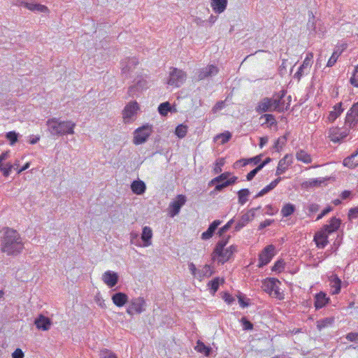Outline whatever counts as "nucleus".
Instances as JSON below:
<instances>
[{"label": "nucleus", "mask_w": 358, "mask_h": 358, "mask_svg": "<svg viewBox=\"0 0 358 358\" xmlns=\"http://www.w3.org/2000/svg\"><path fill=\"white\" fill-rule=\"evenodd\" d=\"M23 249L21 238L17 231L5 228L1 238V251L8 255H17Z\"/></svg>", "instance_id": "obj_1"}, {"label": "nucleus", "mask_w": 358, "mask_h": 358, "mask_svg": "<svg viewBox=\"0 0 358 358\" xmlns=\"http://www.w3.org/2000/svg\"><path fill=\"white\" fill-rule=\"evenodd\" d=\"M48 130L52 136H62L73 134L76 123L71 120H61L59 118L52 117L46 122Z\"/></svg>", "instance_id": "obj_2"}, {"label": "nucleus", "mask_w": 358, "mask_h": 358, "mask_svg": "<svg viewBox=\"0 0 358 358\" xmlns=\"http://www.w3.org/2000/svg\"><path fill=\"white\" fill-rule=\"evenodd\" d=\"M306 26L309 31V35L311 36L322 37L326 32L323 22L321 20L316 18L312 11H308V20Z\"/></svg>", "instance_id": "obj_3"}, {"label": "nucleus", "mask_w": 358, "mask_h": 358, "mask_svg": "<svg viewBox=\"0 0 358 358\" xmlns=\"http://www.w3.org/2000/svg\"><path fill=\"white\" fill-rule=\"evenodd\" d=\"M280 282L274 278H269L264 280L262 282V288L264 291L270 295L279 299H282L281 293L280 292L279 285Z\"/></svg>", "instance_id": "obj_4"}, {"label": "nucleus", "mask_w": 358, "mask_h": 358, "mask_svg": "<svg viewBox=\"0 0 358 358\" xmlns=\"http://www.w3.org/2000/svg\"><path fill=\"white\" fill-rule=\"evenodd\" d=\"M186 78L187 74L185 71L173 67L169 73L168 84L171 86L180 87L184 83Z\"/></svg>", "instance_id": "obj_5"}, {"label": "nucleus", "mask_w": 358, "mask_h": 358, "mask_svg": "<svg viewBox=\"0 0 358 358\" xmlns=\"http://www.w3.org/2000/svg\"><path fill=\"white\" fill-rule=\"evenodd\" d=\"M152 125L145 124L137 129L134 132V143L140 145L145 143L152 133Z\"/></svg>", "instance_id": "obj_6"}, {"label": "nucleus", "mask_w": 358, "mask_h": 358, "mask_svg": "<svg viewBox=\"0 0 358 358\" xmlns=\"http://www.w3.org/2000/svg\"><path fill=\"white\" fill-rule=\"evenodd\" d=\"M146 302L143 297L132 299L127 308V313L133 315L134 313L140 314L145 310Z\"/></svg>", "instance_id": "obj_7"}, {"label": "nucleus", "mask_w": 358, "mask_h": 358, "mask_svg": "<svg viewBox=\"0 0 358 358\" xmlns=\"http://www.w3.org/2000/svg\"><path fill=\"white\" fill-rule=\"evenodd\" d=\"M219 72V69L213 64L208 65L203 68L198 69L196 73V80L199 81L204 79L210 78L216 76Z\"/></svg>", "instance_id": "obj_8"}, {"label": "nucleus", "mask_w": 358, "mask_h": 358, "mask_svg": "<svg viewBox=\"0 0 358 358\" xmlns=\"http://www.w3.org/2000/svg\"><path fill=\"white\" fill-rule=\"evenodd\" d=\"M275 246L273 245H268L264 248L259 255V264L258 267L262 268L267 265L273 257L274 256Z\"/></svg>", "instance_id": "obj_9"}, {"label": "nucleus", "mask_w": 358, "mask_h": 358, "mask_svg": "<svg viewBox=\"0 0 358 358\" xmlns=\"http://www.w3.org/2000/svg\"><path fill=\"white\" fill-rule=\"evenodd\" d=\"M139 110L138 104L136 101L129 102L123 110V118L125 123L131 122L136 115Z\"/></svg>", "instance_id": "obj_10"}, {"label": "nucleus", "mask_w": 358, "mask_h": 358, "mask_svg": "<svg viewBox=\"0 0 358 358\" xmlns=\"http://www.w3.org/2000/svg\"><path fill=\"white\" fill-rule=\"evenodd\" d=\"M186 196L182 194H179L176 196V200L173 201L170 203L169 206V214L170 217H173L177 215L180 210V208L182 206L185 205L186 202Z\"/></svg>", "instance_id": "obj_11"}, {"label": "nucleus", "mask_w": 358, "mask_h": 358, "mask_svg": "<svg viewBox=\"0 0 358 358\" xmlns=\"http://www.w3.org/2000/svg\"><path fill=\"white\" fill-rule=\"evenodd\" d=\"M345 124L350 128H355L358 124V102L355 103L348 112Z\"/></svg>", "instance_id": "obj_12"}, {"label": "nucleus", "mask_w": 358, "mask_h": 358, "mask_svg": "<svg viewBox=\"0 0 358 358\" xmlns=\"http://www.w3.org/2000/svg\"><path fill=\"white\" fill-rule=\"evenodd\" d=\"M292 164V157L289 155H286L282 158L278 164L275 175L280 176L284 173L289 166Z\"/></svg>", "instance_id": "obj_13"}, {"label": "nucleus", "mask_w": 358, "mask_h": 358, "mask_svg": "<svg viewBox=\"0 0 358 358\" xmlns=\"http://www.w3.org/2000/svg\"><path fill=\"white\" fill-rule=\"evenodd\" d=\"M119 276L117 273L107 271L102 275V280L109 287H115L118 282Z\"/></svg>", "instance_id": "obj_14"}, {"label": "nucleus", "mask_w": 358, "mask_h": 358, "mask_svg": "<svg viewBox=\"0 0 358 358\" xmlns=\"http://www.w3.org/2000/svg\"><path fill=\"white\" fill-rule=\"evenodd\" d=\"M34 324L38 329L48 331L51 327L52 322L50 318L41 314L35 319Z\"/></svg>", "instance_id": "obj_15"}, {"label": "nucleus", "mask_w": 358, "mask_h": 358, "mask_svg": "<svg viewBox=\"0 0 358 358\" xmlns=\"http://www.w3.org/2000/svg\"><path fill=\"white\" fill-rule=\"evenodd\" d=\"M348 135L346 131H341L338 128H331L329 131V138L334 143H339Z\"/></svg>", "instance_id": "obj_16"}, {"label": "nucleus", "mask_w": 358, "mask_h": 358, "mask_svg": "<svg viewBox=\"0 0 358 358\" xmlns=\"http://www.w3.org/2000/svg\"><path fill=\"white\" fill-rule=\"evenodd\" d=\"M331 294H338L341 292L342 281L336 274H332L329 277Z\"/></svg>", "instance_id": "obj_17"}, {"label": "nucleus", "mask_w": 358, "mask_h": 358, "mask_svg": "<svg viewBox=\"0 0 358 358\" xmlns=\"http://www.w3.org/2000/svg\"><path fill=\"white\" fill-rule=\"evenodd\" d=\"M330 302V298L327 296L326 293L324 292H320L315 296L314 306L315 309L318 310L324 307L327 304Z\"/></svg>", "instance_id": "obj_18"}, {"label": "nucleus", "mask_w": 358, "mask_h": 358, "mask_svg": "<svg viewBox=\"0 0 358 358\" xmlns=\"http://www.w3.org/2000/svg\"><path fill=\"white\" fill-rule=\"evenodd\" d=\"M329 233L326 232L323 229L321 231L317 232L314 236V241L319 248H324L328 243Z\"/></svg>", "instance_id": "obj_19"}, {"label": "nucleus", "mask_w": 358, "mask_h": 358, "mask_svg": "<svg viewBox=\"0 0 358 358\" xmlns=\"http://www.w3.org/2000/svg\"><path fill=\"white\" fill-rule=\"evenodd\" d=\"M152 230L150 227H144L141 234L143 247H148L152 244Z\"/></svg>", "instance_id": "obj_20"}, {"label": "nucleus", "mask_w": 358, "mask_h": 358, "mask_svg": "<svg viewBox=\"0 0 358 358\" xmlns=\"http://www.w3.org/2000/svg\"><path fill=\"white\" fill-rule=\"evenodd\" d=\"M222 223V221L219 220H214L208 227V229L203 232L201 234V238L203 240H208L213 237L215 230L218 226Z\"/></svg>", "instance_id": "obj_21"}, {"label": "nucleus", "mask_w": 358, "mask_h": 358, "mask_svg": "<svg viewBox=\"0 0 358 358\" xmlns=\"http://www.w3.org/2000/svg\"><path fill=\"white\" fill-rule=\"evenodd\" d=\"M272 107H271V99L266 97L262 99L256 107V112L259 114H262L266 112H271Z\"/></svg>", "instance_id": "obj_22"}, {"label": "nucleus", "mask_w": 358, "mask_h": 358, "mask_svg": "<svg viewBox=\"0 0 358 358\" xmlns=\"http://www.w3.org/2000/svg\"><path fill=\"white\" fill-rule=\"evenodd\" d=\"M227 0H211L210 6L215 13H223L227 6Z\"/></svg>", "instance_id": "obj_23"}, {"label": "nucleus", "mask_w": 358, "mask_h": 358, "mask_svg": "<svg viewBox=\"0 0 358 358\" xmlns=\"http://www.w3.org/2000/svg\"><path fill=\"white\" fill-rule=\"evenodd\" d=\"M24 6L27 9L37 13H46L48 12V8L47 6L44 5H41L36 3H28V2H22Z\"/></svg>", "instance_id": "obj_24"}, {"label": "nucleus", "mask_w": 358, "mask_h": 358, "mask_svg": "<svg viewBox=\"0 0 358 358\" xmlns=\"http://www.w3.org/2000/svg\"><path fill=\"white\" fill-rule=\"evenodd\" d=\"M112 300L115 305L122 307L128 301V296L125 293L117 292L113 294Z\"/></svg>", "instance_id": "obj_25"}, {"label": "nucleus", "mask_w": 358, "mask_h": 358, "mask_svg": "<svg viewBox=\"0 0 358 358\" xmlns=\"http://www.w3.org/2000/svg\"><path fill=\"white\" fill-rule=\"evenodd\" d=\"M282 180L281 177H278L272 181L269 185H266L264 188H263L260 192H259L254 197V199H257L260 196H263L266 194L268 193L271 190H273L278 183Z\"/></svg>", "instance_id": "obj_26"}, {"label": "nucleus", "mask_w": 358, "mask_h": 358, "mask_svg": "<svg viewBox=\"0 0 358 358\" xmlns=\"http://www.w3.org/2000/svg\"><path fill=\"white\" fill-rule=\"evenodd\" d=\"M282 180L281 177H278L272 181L269 185H266L264 188H263L260 192H259L254 197V199H257L260 196H263L266 194L268 193L271 190H273L278 183Z\"/></svg>", "instance_id": "obj_27"}, {"label": "nucleus", "mask_w": 358, "mask_h": 358, "mask_svg": "<svg viewBox=\"0 0 358 358\" xmlns=\"http://www.w3.org/2000/svg\"><path fill=\"white\" fill-rule=\"evenodd\" d=\"M282 180L281 177H278L272 181L269 185H266L264 188H263L260 192H259L254 197V199H257L260 196H263L266 194L268 193L271 190H273L278 183Z\"/></svg>", "instance_id": "obj_28"}, {"label": "nucleus", "mask_w": 358, "mask_h": 358, "mask_svg": "<svg viewBox=\"0 0 358 358\" xmlns=\"http://www.w3.org/2000/svg\"><path fill=\"white\" fill-rule=\"evenodd\" d=\"M341 224V220L335 217H332L330 221L329 224H325L323 227V229L329 233L331 234L335 231H336Z\"/></svg>", "instance_id": "obj_29"}, {"label": "nucleus", "mask_w": 358, "mask_h": 358, "mask_svg": "<svg viewBox=\"0 0 358 358\" xmlns=\"http://www.w3.org/2000/svg\"><path fill=\"white\" fill-rule=\"evenodd\" d=\"M131 189L134 194L141 195L145 192L146 186L142 180H134L131 185Z\"/></svg>", "instance_id": "obj_30"}, {"label": "nucleus", "mask_w": 358, "mask_h": 358, "mask_svg": "<svg viewBox=\"0 0 358 358\" xmlns=\"http://www.w3.org/2000/svg\"><path fill=\"white\" fill-rule=\"evenodd\" d=\"M138 62L135 57L127 59L126 61L121 63L122 71L123 73L129 72L132 68H134Z\"/></svg>", "instance_id": "obj_31"}, {"label": "nucleus", "mask_w": 358, "mask_h": 358, "mask_svg": "<svg viewBox=\"0 0 358 358\" xmlns=\"http://www.w3.org/2000/svg\"><path fill=\"white\" fill-rule=\"evenodd\" d=\"M250 220L251 216L248 213L243 214L241 215L236 224L235 225L234 231H239L241 229L246 226Z\"/></svg>", "instance_id": "obj_32"}, {"label": "nucleus", "mask_w": 358, "mask_h": 358, "mask_svg": "<svg viewBox=\"0 0 358 358\" xmlns=\"http://www.w3.org/2000/svg\"><path fill=\"white\" fill-rule=\"evenodd\" d=\"M311 66L312 65L310 62H307L303 60L302 64L299 66L297 72L295 73L294 78L299 80L303 75L308 74Z\"/></svg>", "instance_id": "obj_33"}, {"label": "nucleus", "mask_w": 358, "mask_h": 358, "mask_svg": "<svg viewBox=\"0 0 358 358\" xmlns=\"http://www.w3.org/2000/svg\"><path fill=\"white\" fill-rule=\"evenodd\" d=\"M213 274V271L208 264H206L201 269L198 270V275L196 278L199 280H202L203 278H209Z\"/></svg>", "instance_id": "obj_34"}, {"label": "nucleus", "mask_w": 358, "mask_h": 358, "mask_svg": "<svg viewBox=\"0 0 358 358\" xmlns=\"http://www.w3.org/2000/svg\"><path fill=\"white\" fill-rule=\"evenodd\" d=\"M147 88V82L144 79L139 80L136 84L134 86H131L128 90V94L129 96H133L136 90H143Z\"/></svg>", "instance_id": "obj_35"}, {"label": "nucleus", "mask_w": 358, "mask_h": 358, "mask_svg": "<svg viewBox=\"0 0 358 358\" xmlns=\"http://www.w3.org/2000/svg\"><path fill=\"white\" fill-rule=\"evenodd\" d=\"M343 111L342 108V103H338L336 104L334 107V110L331 111L328 116V120L329 122H334Z\"/></svg>", "instance_id": "obj_36"}, {"label": "nucleus", "mask_w": 358, "mask_h": 358, "mask_svg": "<svg viewBox=\"0 0 358 358\" xmlns=\"http://www.w3.org/2000/svg\"><path fill=\"white\" fill-rule=\"evenodd\" d=\"M358 156V152H355L351 156L346 157L343 160V165L350 169H354L358 166V161H355V157Z\"/></svg>", "instance_id": "obj_37"}, {"label": "nucleus", "mask_w": 358, "mask_h": 358, "mask_svg": "<svg viewBox=\"0 0 358 358\" xmlns=\"http://www.w3.org/2000/svg\"><path fill=\"white\" fill-rule=\"evenodd\" d=\"M296 157L298 161L302 162L305 164H310L312 162L311 156L303 150H299L296 153Z\"/></svg>", "instance_id": "obj_38"}, {"label": "nucleus", "mask_w": 358, "mask_h": 358, "mask_svg": "<svg viewBox=\"0 0 358 358\" xmlns=\"http://www.w3.org/2000/svg\"><path fill=\"white\" fill-rule=\"evenodd\" d=\"M195 350L207 357L210 356L212 352V348L206 345L203 342L200 341H198L196 346L195 347Z\"/></svg>", "instance_id": "obj_39"}, {"label": "nucleus", "mask_w": 358, "mask_h": 358, "mask_svg": "<svg viewBox=\"0 0 358 358\" xmlns=\"http://www.w3.org/2000/svg\"><path fill=\"white\" fill-rule=\"evenodd\" d=\"M334 322V317H329L321 319L317 322V327L319 330L329 327Z\"/></svg>", "instance_id": "obj_40"}, {"label": "nucleus", "mask_w": 358, "mask_h": 358, "mask_svg": "<svg viewBox=\"0 0 358 358\" xmlns=\"http://www.w3.org/2000/svg\"><path fill=\"white\" fill-rule=\"evenodd\" d=\"M296 210L295 206L292 203H288L285 204L281 209V214L282 217H287L292 215Z\"/></svg>", "instance_id": "obj_41"}, {"label": "nucleus", "mask_w": 358, "mask_h": 358, "mask_svg": "<svg viewBox=\"0 0 358 358\" xmlns=\"http://www.w3.org/2000/svg\"><path fill=\"white\" fill-rule=\"evenodd\" d=\"M215 255L217 257L218 262L222 264L229 261L232 256L231 251L229 252L227 248Z\"/></svg>", "instance_id": "obj_42"}, {"label": "nucleus", "mask_w": 358, "mask_h": 358, "mask_svg": "<svg viewBox=\"0 0 358 358\" xmlns=\"http://www.w3.org/2000/svg\"><path fill=\"white\" fill-rule=\"evenodd\" d=\"M284 96L285 94L282 92L280 95H277L276 97H275L276 100L277 105L275 107V111L278 112H283L285 110H287V107L285 106V100H284Z\"/></svg>", "instance_id": "obj_43"}, {"label": "nucleus", "mask_w": 358, "mask_h": 358, "mask_svg": "<svg viewBox=\"0 0 358 358\" xmlns=\"http://www.w3.org/2000/svg\"><path fill=\"white\" fill-rule=\"evenodd\" d=\"M230 236H228L226 238H222L219 241L214 249L213 254L215 255L218 253H221L224 250V247L228 243Z\"/></svg>", "instance_id": "obj_44"}, {"label": "nucleus", "mask_w": 358, "mask_h": 358, "mask_svg": "<svg viewBox=\"0 0 358 358\" xmlns=\"http://www.w3.org/2000/svg\"><path fill=\"white\" fill-rule=\"evenodd\" d=\"M250 194L248 189H242L238 192V203L244 205L248 201V197Z\"/></svg>", "instance_id": "obj_45"}, {"label": "nucleus", "mask_w": 358, "mask_h": 358, "mask_svg": "<svg viewBox=\"0 0 358 358\" xmlns=\"http://www.w3.org/2000/svg\"><path fill=\"white\" fill-rule=\"evenodd\" d=\"M223 282L224 279H220V278H215L208 283V286L210 288V289L213 292V294H215L217 291L220 284Z\"/></svg>", "instance_id": "obj_46"}, {"label": "nucleus", "mask_w": 358, "mask_h": 358, "mask_svg": "<svg viewBox=\"0 0 358 358\" xmlns=\"http://www.w3.org/2000/svg\"><path fill=\"white\" fill-rule=\"evenodd\" d=\"M322 182L318 179L313 178L309 180L305 181L302 183V187L304 188H312L318 187L321 185Z\"/></svg>", "instance_id": "obj_47"}, {"label": "nucleus", "mask_w": 358, "mask_h": 358, "mask_svg": "<svg viewBox=\"0 0 358 358\" xmlns=\"http://www.w3.org/2000/svg\"><path fill=\"white\" fill-rule=\"evenodd\" d=\"M187 132V127L184 124H179L177 126L175 131L176 135L180 138H184L186 136Z\"/></svg>", "instance_id": "obj_48"}, {"label": "nucleus", "mask_w": 358, "mask_h": 358, "mask_svg": "<svg viewBox=\"0 0 358 358\" xmlns=\"http://www.w3.org/2000/svg\"><path fill=\"white\" fill-rule=\"evenodd\" d=\"M171 110V104L169 102H164L159 104L158 111L160 115L165 116Z\"/></svg>", "instance_id": "obj_49"}, {"label": "nucleus", "mask_w": 358, "mask_h": 358, "mask_svg": "<svg viewBox=\"0 0 358 358\" xmlns=\"http://www.w3.org/2000/svg\"><path fill=\"white\" fill-rule=\"evenodd\" d=\"M130 243L138 247H143V244L138 238V233L136 231H131L130 233Z\"/></svg>", "instance_id": "obj_50"}, {"label": "nucleus", "mask_w": 358, "mask_h": 358, "mask_svg": "<svg viewBox=\"0 0 358 358\" xmlns=\"http://www.w3.org/2000/svg\"><path fill=\"white\" fill-rule=\"evenodd\" d=\"M341 52L339 50V49L335 50L334 51L332 55L328 60L327 66L329 67L333 66L335 64V63L336 62V61H337L338 57L341 55Z\"/></svg>", "instance_id": "obj_51"}, {"label": "nucleus", "mask_w": 358, "mask_h": 358, "mask_svg": "<svg viewBox=\"0 0 358 358\" xmlns=\"http://www.w3.org/2000/svg\"><path fill=\"white\" fill-rule=\"evenodd\" d=\"M99 356L101 358H117L113 352L106 348L100 350Z\"/></svg>", "instance_id": "obj_52"}, {"label": "nucleus", "mask_w": 358, "mask_h": 358, "mask_svg": "<svg viewBox=\"0 0 358 358\" xmlns=\"http://www.w3.org/2000/svg\"><path fill=\"white\" fill-rule=\"evenodd\" d=\"M234 222V218L231 219L226 224L219 229L218 235L222 237L232 226Z\"/></svg>", "instance_id": "obj_53"}, {"label": "nucleus", "mask_w": 358, "mask_h": 358, "mask_svg": "<svg viewBox=\"0 0 358 358\" xmlns=\"http://www.w3.org/2000/svg\"><path fill=\"white\" fill-rule=\"evenodd\" d=\"M262 118L265 119V123L268 124L269 127H272L277 124L275 116L272 114H264L262 115L261 119Z\"/></svg>", "instance_id": "obj_54"}, {"label": "nucleus", "mask_w": 358, "mask_h": 358, "mask_svg": "<svg viewBox=\"0 0 358 358\" xmlns=\"http://www.w3.org/2000/svg\"><path fill=\"white\" fill-rule=\"evenodd\" d=\"M6 138L10 141L11 145H14L18 138V134L14 131L6 133Z\"/></svg>", "instance_id": "obj_55"}, {"label": "nucleus", "mask_w": 358, "mask_h": 358, "mask_svg": "<svg viewBox=\"0 0 358 358\" xmlns=\"http://www.w3.org/2000/svg\"><path fill=\"white\" fill-rule=\"evenodd\" d=\"M241 322L243 330L249 331L253 329V324L246 317H243Z\"/></svg>", "instance_id": "obj_56"}, {"label": "nucleus", "mask_w": 358, "mask_h": 358, "mask_svg": "<svg viewBox=\"0 0 358 358\" xmlns=\"http://www.w3.org/2000/svg\"><path fill=\"white\" fill-rule=\"evenodd\" d=\"M262 155H257L254 157H252V158H250L248 159H245L243 161V164H242V166H245L247 165L248 163H253L254 164H259V162H261L262 160Z\"/></svg>", "instance_id": "obj_57"}, {"label": "nucleus", "mask_w": 358, "mask_h": 358, "mask_svg": "<svg viewBox=\"0 0 358 358\" xmlns=\"http://www.w3.org/2000/svg\"><path fill=\"white\" fill-rule=\"evenodd\" d=\"M225 161L224 158H219L216 160L215 166L214 168V172L215 174H218L222 172V166L224 165Z\"/></svg>", "instance_id": "obj_58"}, {"label": "nucleus", "mask_w": 358, "mask_h": 358, "mask_svg": "<svg viewBox=\"0 0 358 358\" xmlns=\"http://www.w3.org/2000/svg\"><path fill=\"white\" fill-rule=\"evenodd\" d=\"M13 168H14V166L13 164H11L10 163H7L5 166L4 165L1 166V169H0V171L3 173V175L5 177H8L10 175Z\"/></svg>", "instance_id": "obj_59"}, {"label": "nucleus", "mask_w": 358, "mask_h": 358, "mask_svg": "<svg viewBox=\"0 0 358 358\" xmlns=\"http://www.w3.org/2000/svg\"><path fill=\"white\" fill-rule=\"evenodd\" d=\"M286 141H287V137L285 136L278 138L275 142L273 148L275 150L278 151L279 147L281 148L282 145H284L285 144Z\"/></svg>", "instance_id": "obj_60"}, {"label": "nucleus", "mask_w": 358, "mask_h": 358, "mask_svg": "<svg viewBox=\"0 0 358 358\" xmlns=\"http://www.w3.org/2000/svg\"><path fill=\"white\" fill-rule=\"evenodd\" d=\"M285 263L282 259L278 260L272 267L273 271L281 272L284 269Z\"/></svg>", "instance_id": "obj_61"}, {"label": "nucleus", "mask_w": 358, "mask_h": 358, "mask_svg": "<svg viewBox=\"0 0 358 358\" xmlns=\"http://www.w3.org/2000/svg\"><path fill=\"white\" fill-rule=\"evenodd\" d=\"M237 297L238 299V303L241 307L245 308L249 306V299H247L245 296H243L241 293H239Z\"/></svg>", "instance_id": "obj_62"}, {"label": "nucleus", "mask_w": 358, "mask_h": 358, "mask_svg": "<svg viewBox=\"0 0 358 358\" xmlns=\"http://www.w3.org/2000/svg\"><path fill=\"white\" fill-rule=\"evenodd\" d=\"M216 138H220L221 143L224 144L230 140V138H231V134L229 131H227L225 133H222L217 135Z\"/></svg>", "instance_id": "obj_63"}, {"label": "nucleus", "mask_w": 358, "mask_h": 358, "mask_svg": "<svg viewBox=\"0 0 358 358\" xmlns=\"http://www.w3.org/2000/svg\"><path fill=\"white\" fill-rule=\"evenodd\" d=\"M350 83L358 87V66L355 69L353 75L350 78Z\"/></svg>", "instance_id": "obj_64"}]
</instances>
